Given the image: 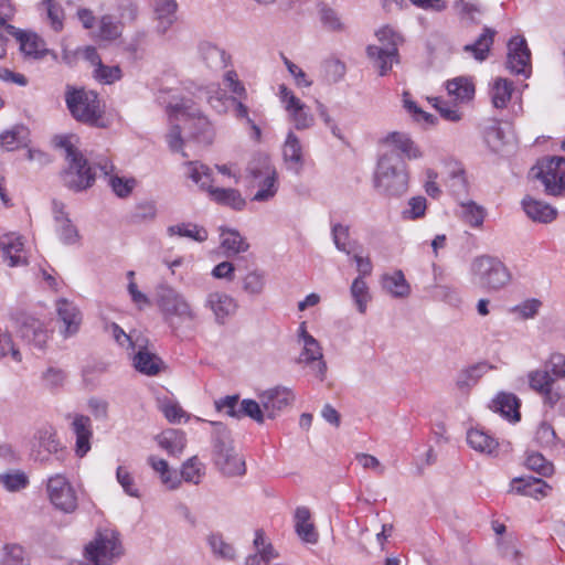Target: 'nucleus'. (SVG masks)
Instances as JSON below:
<instances>
[{
    "label": "nucleus",
    "instance_id": "nucleus-13",
    "mask_svg": "<svg viewBox=\"0 0 565 565\" xmlns=\"http://www.w3.org/2000/svg\"><path fill=\"white\" fill-rule=\"evenodd\" d=\"M299 338L303 342V349L298 358V363L312 365L313 372L322 381L327 372L322 349L318 340L307 332L305 322L299 328Z\"/></svg>",
    "mask_w": 565,
    "mask_h": 565
},
{
    "label": "nucleus",
    "instance_id": "nucleus-47",
    "mask_svg": "<svg viewBox=\"0 0 565 565\" xmlns=\"http://www.w3.org/2000/svg\"><path fill=\"white\" fill-rule=\"evenodd\" d=\"M351 295L355 301L358 310L360 313H364L366 311V306L369 300L371 299L369 287L362 277H356L351 285Z\"/></svg>",
    "mask_w": 565,
    "mask_h": 565
},
{
    "label": "nucleus",
    "instance_id": "nucleus-5",
    "mask_svg": "<svg viewBox=\"0 0 565 565\" xmlns=\"http://www.w3.org/2000/svg\"><path fill=\"white\" fill-rule=\"evenodd\" d=\"M156 301L164 322L172 329L196 319V313L184 295L171 286H159L156 291Z\"/></svg>",
    "mask_w": 565,
    "mask_h": 565
},
{
    "label": "nucleus",
    "instance_id": "nucleus-8",
    "mask_svg": "<svg viewBox=\"0 0 565 565\" xmlns=\"http://www.w3.org/2000/svg\"><path fill=\"white\" fill-rule=\"evenodd\" d=\"M376 36L380 45H369L366 49L367 56L379 68L381 76L386 75L398 62L397 42L399 36L393 29L385 26L377 31Z\"/></svg>",
    "mask_w": 565,
    "mask_h": 565
},
{
    "label": "nucleus",
    "instance_id": "nucleus-37",
    "mask_svg": "<svg viewBox=\"0 0 565 565\" xmlns=\"http://www.w3.org/2000/svg\"><path fill=\"white\" fill-rule=\"evenodd\" d=\"M495 31L491 28H484L480 36L471 44L465 45V52L471 53L478 61H484L488 56Z\"/></svg>",
    "mask_w": 565,
    "mask_h": 565
},
{
    "label": "nucleus",
    "instance_id": "nucleus-1",
    "mask_svg": "<svg viewBox=\"0 0 565 565\" xmlns=\"http://www.w3.org/2000/svg\"><path fill=\"white\" fill-rule=\"evenodd\" d=\"M385 147L379 156L374 172V188L386 196L398 198L408 190L409 174L402 157L415 160L423 157L422 150L404 132L394 131L383 140Z\"/></svg>",
    "mask_w": 565,
    "mask_h": 565
},
{
    "label": "nucleus",
    "instance_id": "nucleus-31",
    "mask_svg": "<svg viewBox=\"0 0 565 565\" xmlns=\"http://www.w3.org/2000/svg\"><path fill=\"white\" fill-rule=\"evenodd\" d=\"M209 194L217 204L228 206L236 211H242L246 205L245 199L236 189L209 186Z\"/></svg>",
    "mask_w": 565,
    "mask_h": 565
},
{
    "label": "nucleus",
    "instance_id": "nucleus-40",
    "mask_svg": "<svg viewBox=\"0 0 565 565\" xmlns=\"http://www.w3.org/2000/svg\"><path fill=\"white\" fill-rule=\"evenodd\" d=\"M185 167L186 175L199 184L201 189L209 192V186H212L213 181L211 169L199 161H189L185 163Z\"/></svg>",
    "mask_w": 565,
    "mask_h": 565
},
{
    "label": "nucleus",
    "instance_id": "nucleus-34",
    "mask_svg": "<svg viewBox=\"0 0 565 565\" xmlns=\"http://www.w3.org/2000/svg\"><path fill=\"white\" fill-rule=\"evenodd\" d=\"M159 446L171 456H179L183 452L186 444L182 431L169 429L157 436Z\"/></svg>",
    "mask_w": 565,
    "mask_h": 565
},
{
    "label": "nucleus",
    "instance_id": "nucleus-60",
    "mask_svg": "<svg viewBox=\"0 0 565 565\" xmlns=\"http://www.w3.org/2000/svg\"><path fill=\"white\" fill-rule=\"evenodd\" d=\"M542 307V301L536 298L526 299L523 302L514 306L512 308V312L518 315L522 319H532L534 318L540 308Z\"/></svg>",
    "mask_w": 565,
    "mask_h": 565
},
{
    "label": "nucleus",
    "instance_id": "nucleus-2",
    "mask_svg": "<svg viewBox=\"0 0 565 565\" xmlns=\"http://www.w3.org/2000/svg\"><path fill=\"white\" fill-rule=\"evenodd\" d=\"M64 99L67 110L77 122L94 128L108 127L105 105L96 92L66 85Z\"/></svg>",
    "mask_w": 565,
    "mask_h": 565
},
{
    "label": "nucleus",
    "instance_id": "nucleus-42",
    "mask_svg": "<svg viewBox=\"0 0 565 565\" xmlns=\"http://www.w3.org/2000/svg\"><path fill=\"white\" fill-rule=\"evenodd\" d=\"M555 381V377L546 366H544V369L533 370L527 374L529 386L537 394L550 387H553Z\"/></svg>",
    "mask_w": 565,
    "mask_h": 565
},
{
    "label": "nucleus",
    "instance_id": "nucleus-41",
    "mask_svg": "<svg viewBox=\"0 0 565 565\" xmlns=\"http://www.w3.org/2000/svg\"><path fill=\"white\" fill-rule=\"evenodd\" d=\"M168 234L170 236L179 235L200 243L207 239V231L204 227L192 223H181L169 226Z\"/></svg>",
    "mask_w": 565,
    "mask_h": 565
},
{
    "label": "nucleus",
    "instance_id": "nucleus-64",
    "mask_svg": "<svg viewBox=\"0 0 565 565\" xmlns=\"http://www.w3.org/2000/svg\"><path fill=\"white\" fill-rule=\"evenodd\" d=\"M544 366L548 369L552 375L557 379H565V355L562 353H552Z\"/></svg>",
    "mask_w": 565,
    "mask_h": 565
},
{
    "label": "nucleus",
    "instance_id": "nucleus-59",
    "mask_svg": "<svg viewBox=\"0 0 565 565\" xmlns=\"http://www.w3.org/2000/svg\"><path fill=\"white\" fill-rule=\"evenodd\" d=\"M121 34V26L111 15H104L99 21V35L104 40H115Z\"/></svg>",
    "mask_w": 565,
    "mask_h": 565
},
{
    "label": "nucleus",
    "instance_id": "nucleus-44",
    "mask_svg": "<svg viewBox=\"0 0 565 565\" xmlns=\"http://www.w3.org/2000/svg\"><path fill=\"white\" fill-rule=\"evenodd\" d=\"M29 483L28 476L20 470H10L0 473V484L9 492L24 489Z\"/></svg>",
    "mask_w": 565,
    "mask_h": 565
},
{
    "label": "nucleus",
    "instance_id": "nucleus-3",
    "mask_svg": "<svg viewBox=\"0 0 565 565\" xmlns=\"http://www.w3.org/2000/svg\"><path fill=\"white\" fill-rule=\"evenodd\" d=\"M73 136H58L54 139L55 146L65 151V160L67 168L63 173V182L66 188L72 191L79 192L90 188L96 178L95 164L99 158L88 162L83 153L73 142Z\"/></svg>",
    "mask_w": 565,
    "mask_h": 565
},
{
    "label": "nucleus",
    "instance_id": "nucleus-20",
    "mask_svg": "<svg viewBox=\"0 0 565 565\" xmlns=\"http://www.w3.org/2000/svg\"><path fill=\"white\" fill-rule=\"evenodd\" d=\"M204 307L212 311L218 324H223L225 320L235 312L236 301L225 292L212 291L206 295Z\"/></svg>",
    "mask_w": 565,
    "mask_h": 565
},
{
    "label": "nucleus",
    "instance_id": "nucleus-43",
    "mask_svg": "<svg viewBox=\"0 0 565 565\" xmlns=\"http://www.w3.org/2000/svg\"><path fill=\"white\" fill-rule=\"evenodd\" d=\"M222 247L230 254L244 253L248 249L249 244L241 234L235 230H224L221 234Z\"/></svg>",
    "mask_w": 565,
    "mask_h": 565
},
{
    "label": "nucleus",
    "instance_id": "nucleus-38",
    "mask_svg": "<svg viewBox=\"0 0 565 565\" xmlns=\"http://www.w3.org/2000/svg\"><path fill=\"white\" fill-rule=\"evenodd\" d=\"M1 257L8 263L9 266H19L26 263L25 253L23 250V243L20 237L10 238L8 242L2 243Z\"/></svg>",
    "mask_w": 565,
    "mask_h": 565
},
{
    "label": "nucleus",
    "instance_id": "nucleus-50",
    "mask_svg": "<svg viewBox=\"0 0 565 565\" xmlns=\"http://www.w3.org/2000/svg\"><path fill=\"white\" fill-rule=\"evenodd\" d=\"M265 288V275L259 270H253L243 278V290L252 296H257Z\"/></svg>",
    "mask_w": 565,
    "mask_h": 565
},
{
    "label": "nucleus",
    "instance_id": "nucleus-16",
    "mask_svg": "<svg viewBox=\"0 0 565 565\" xmlns=\"http://www.w3.org/2000/svg\"><path fill=\"white\" fill-rule=\"evenodd\" d=\"M260 404L269 418H275L295 402L294 392L285 386H276L258 395Z\"/></svg>",
    "mask_w": 565,
    "mask_h": 565
},
{
    "label": "nucleus",
    "instance_id": "nucleus-32",
    "mask_svg": "<svg viewBox=\"0 0 565 565\" xmlns=\"http://www.w3.org/2000/svg\"><path fill=\"white\" fill-rule=\"evenodd\" d=\"M382 287L395 298H406L411 294V286L406 281L402 270L382 276Z\"/></svg>",
    "mask_w": 565,
    "mask_h": 565
},
{
    "label": "nucleus",
    "instance_id": "nucleus-23",
    "mask_svg": "<svg viewBox=\"0 0 565 565\" xmlns=\"http://www.w3.org/2000/svg\"><path fill=\"white\" fill-rule=\"evenodd\" d=\"M522 207L529 218L539 223H551L557 216V210L548 203L526 195L522 200Z\"/></svg>",
    "mask_w": 565,
    "mask_h": 565
},
{
    "label": "nucleus",
    "instance_id": "nucleus-54",
    "mask_svg": "<svg viewBox=\"0 0 565 565\" xmlns=\"http://www.w3.org/2000/svg\"><path fill=\"white\" fill-rule=\"evenodd\" d=\"M121 76L122 72L118 65L108 66L102 63L94 70V77L103 84H113L119 81Z\"/></svg>",
    "mask_w": 565,
    "mask_h": 565
},
{
    "label": "nucleus",
    "instance_id": "nucleus-57",
    "mask_svg": "<svg viewBox=\"0 0 565 565\" xmlns=\"http://www.w3.org/2000/svg\"><path fill=\"white\" fill-rule=\"evenodd\" d=\"M207 103L217 113H223L227 107V103H236V98L226 96L218 87H212L207 90Z\"/></svg>",
    "mask_w": 565,
    "mask_h": 565
},
{
    "label": "nucleus",
    "instance_id": "nucleus-18",
    "mask_svg": "<svg viewBox=\"0 0 565 565\" xmlns=\"http://www.w3.org/2000/svg\"><path fill=\"white\" fill-rule=\"evenodd\" d=\"M34 438L38 446L32 448V456L36 461L45 462L50 455H56L61 449V443L56 437V431L52 427H41L36 430Z\"/></svg>",
    "mask_w": 565,
    "mask_h": 565
},
{
    "label": "nucleus",
    "instance_id": "nucleus-63",
    "mask_svg": "<svg viewBox=\"0 0 565 565\" xmlns=\"http://www.w3.org/2000/svg\"><path fill=\"white\" fill-rule=\"evenodd\" d=\"M106 330L111 334L114 340L121 347L136 348L135 342L137 335L132 333L127 334L117 323L113 322L106 326Z\"/></svg>",
    "mask_w": 565,
    "mask_h": 565
},
{
    "label": "nucleus",
    "instance_id": "nucleus-53",
    "mask_svg": "<svg viewBox=\"0 0 565 565\" xmlns=\"http://www.w3.org/2000/svg\"><path fill=\"white\" fill-rule=\"evenodd\" d=\"M43 7L46 11L47 19L54 31L58 32L63 29L64 11L58 2L55 0H45Z\"/></svg>",
    "mask_w": 565,
    "mask_h": 565
},
{
    "label": "nucleus",
    "instance_id": "nucleus-46",
    "mask_svg": "<svg viewBox=\"0 0 565 565\" xmlns=\"http://www.w3.org/2000/svg\"><path fill=\"white\" fill-rule=\"evenodd\" d=\"M181 479L185 482L199 484L204 475V466L199 461L198 457L188 459L181 468Z\"/></svg>",
    "mask_w": 565,
    "mask_h": 565
},
{
    "label": "nucleus",
    "instance_id": "nucleus-14",
    "mask_svg": "<svg viewBox=\"0 0 565 565\" xmlns=\"http://www.w3.org/2000/svg\"><path fill=\"white\" fill-rule=\"evenodd\" d=\"M507 67L513 74L530 76L531 52L524 38L514 36L509 41Z\"/></svg>",
    "mask_w": 565,
    "mask_h": 565
},
{
    "label": "nucleus",
    "instance_id": "nucleus-12",
    "mask_svg": "<svg viewBox=\"0 0 565 565\" xmlns=\"http://www.w3.org/2000/svg\"><path fill=\"white\" fill-rule=\"evenodd\" d=\"M20 337L35 349L43 350L49 340V332L44 323L24 311L11 315Z\"/></svg>",
    "mask_w": 565,
    "mask_h": 565
},
{
    "label": "nucleus",
    "instance_id": "nucleus-52",
    "mask_svg": "<svg viewBox=\"0 0 565 565\" xmlns=\"http://www.w3.org/2000/svg\"><path fill=\"white\" fill-rule=\"evenodd\" d=\"M461 216L467 224L477 227L483 223L484 211L475 202H468L461 204Z\"/></svg>",
    "mask_w": 565,
    "mask_h": 565
},
{
    "label": "nucleus",
    "instance_id": "nucleus-58",
    "mask_svg": "<svg viewBox=\"0 0 565 565\" xmlns=\"http://www.w3.org/2000/svg\"><path fill=\"white\" fill-rule=\"evenodd\" d=\"M429 103L439 111L440 116L448 121H459L461 114L455 105H449L447 102L438 97L428 98Z\"/></svg>",
    "mask_w": 565,
    "mask_h": 565
},
{
    "label": "nucleus",
    "instance_id": "nucleus-62",
    "mask_svg": "<svg viewBox=\"0 0 565 565\" xmlns=\"http://www.w3.org/2000/svg\"><path fill=\"white\" fill-rule=\"evenodd\" d=\"M239 397L238 395H227L215 401V408L218 412H225L226 415L239 419Z\"/></svg>",
    "mask_w": 565,
    "mask_h": 565
},
{
    "label": "nucleus",
    "instance_id": "nucleus-29",
    "mask_svg": "<svg viewBox=\"0 0 565 565\" xmlns=\"http://www.w3.org/2000/svg\"><path fill=\"white\" fill-rule=\"evenodd\" d=\"M290 107L286 108L288 119L297 130H306L315 125V116L309 106L300 99H291Z\"/></svg>",
    "mask_w": 565,
    "mask_h": 565
},
{
    "label": "nucleus",
    "instance_id": "nucleus-35",
    "mask_svg": "<svg viewBox=\"0 0 565 565\" xmlns=\"http://www.w3.org/2000/svg\"><path fill=\"white\" fill-rule=\"evenodd\" d=\"M513 90L514 86L511 81L502 77L495 78L490 89L492 105L499 109L505 108L511 100Z\"/></svg>",
    "mask_w": 565,
    "mask_h": 565
},
{
    "label": "nucleus",
    "instance_id": "nucleus-22",
    "mask_svg": "<svg viewBox=\"0 0 565 565\" xmlns=\"http://www.w3.org/2000/svg\"><path fill=\"white\" fill-rule=\"evenodd\" d=\"M65 206L62 202L53 200L52 210L56 224V232L62 243L66 245L75 244L79 239L77 228L72 224L64 211Z\"/></svg>",
    "mask_w": 565,
    "mask_h": 565
},
{
    "label": "nucleus",
    "instance_id": "nucleus-39",
    "mask_svg": "<svg viewBox=\"0 0 565 565\" xmlns=\"http://www.w3.org/2000/svg\"><path fill=\"white\" fill-rule=\"evenodd\" d=\"M175 10H177L175 1H170V0H157L156 1L154 12H156V18L158 20L157 29L160 33L167 32V30L174 22Z\"/></svg>",
    "mask_w": 565,
    "mask_h": 565
},
{
    "label": "nucleus",
    "instance_id": "nucleus-36",
    "mask_svg": "<svg viewBox=\"0 0 565 565\" xmlns=\"http://www.w3.org/2000/svg\"><path fill=\"white\" fill-rule=\"evenodd\" d=\"M448 94L457 102H469L475 95L473 83L465 76L450 79L446 84Z\"/></svg>",
    "mask_w": 565,
    "mask_h": 565
},
{
    "label": "nucleus",
    "instance_id": "nucleus-17",
    "mask_svg": "<svg viewBox=\"0 0 565 565\" xmlns=\"http://www.w3.org/2000/svg\"><path fill=\"white\" fill-rule=\"evenodd\" d=\"M55 307L58 322L62 323L58 329L60 334L65 339L76 335L83 320L77 306L62 298L56 301Z\"/></svg>",
    "mask_w": 565,
    "mask_h": 565
},
{
    "label": "nucleus",
    "instance_id": "nucleus-55",
    "mask_svg": "<svg viewBox=\"0 0 565 565\" xmlns=\"http://www.w3.org/2000/svg\"><path fill=\"white\" fill-rule=\"evenodd\" d=\"M41 380L45 387L56 390L63 386L66 373L62 369L50 366L42 373Z\"/></svg>",
    "mask_w": 565,
    "mask_h": 565
},
{
    "label": "nucleus",
    "instance_id": "nucleus-28",
    "mask_svg": "<svg viewBox=\"0 0 565 565\" xmlns=\"http://www.w3.org/2000/svg\"><path fill=\"white\" fill-rule=\"evenodd\" d=\"M295 530L298 536L306 543L318 542L319 534L311 522V513L307 507H298L295 511Z\"/></svg>",
    "mask_w": 565,
    "mask_h": 565
},
{
    "label": "nucleus",
    "instance_id": "nucleus-6",
    "mask_svg": "<svg viewBox=\"0 0 565 565\" xmlns=\"http://www.w3.org/2000/svg\"><path fill=\"white\" fill-rule=\"evenodd\" d=\"M212 424L215 427L213 457L216 467L227 477L245 475V460L232 446L227 428L222 423L214 422Z\"/></svg>",
    "mask_w": 565,
    "mask_h": 565
},
{
    "label": "nucleus",
    "instance_id": "nucleus-30",
    "mask_svg": "<svg viewBox=\"0 0 565 565\" xmlns=\"http://www.w3.org/2000/svg\"><path fill=\"white\" fill-rule=\"evenodd\" d=\"M490 407L509 420L518 422L520 419V402L512 393H499Z\"/></svg>",
    "mask_w": 565,
    "mask_h": 565
},
{
    "label": "nucleus",
    "instance_id": "nucleus-56",
    "mask_svg": "<svg viewBox=\"0 0 565 565\" xmlns=\"http://www.w3.org/2000/svg\"><path fill=\"white\" fill-rule=\"evenodd\" d=\"M403 104L405 109L413 115L416 121H424L429 125L435 122V117L418 107L417 104L411 98V94L408 92H404L403 94Z\"/></svg>",
    "mask_w": 565,
    "mask_h": 565
},
{
    "label": "nucleus",
    "instance_id": "nucleus-9",
    "mask_svg": "<svg viewBox=\"0 0 565 565\" xmlns=\"http://www.w3.org/2000/svg\"><path fill=\"white\" fill-rule=\"evenodd\" d=\"M533 179L540 180L547 195L565 196V158L552 157L531 169Z\"/></svg>",
    "mask_w": 565,
    "mask_h": 565
},
{
    "label": "nucleus",
    "instance_id": "nucleus-51",
    "mask_svg": "<svg viewBox=\"0 0 565 565\" xmlns=\"http://www.w3.org/2000/svg\"><path fill=\"white\" fill-rule=\"evenodd\" d=\"M525 465L529 469L537 472L543 477H548L554 472V466L547 461L541 454L532 452L527 455Z\"/></svg>",
    "mask_w": 565,
    "mask_h": 565
},
{
    "label": "nucleus",
    "instance_id": "nucleus-21",
    "mask_svg": "<svg viewBox=\"0 0 565 565\" xmlns=\"http://www.w3.org/2000/svg\"><path fill=\"white\" fill-rule=\"evenodd\" d=\"M6 33L19 41L21 51L28 56L41 58L47 52L44 41L34 33L20 31L13 25H7Z\"/></svg>",
    "mask_w": 565,
    "mask_h": 565
},
{
    "label": "nucleus",
    "instance_id": "nucleus-25",
    "mask_svg": "<svg viewBox=\"0 0 565 565\" xmlns=\"http://www.w3.org/2000/svg\"><path fill=\"white\" fill-rule=\"evenodd\" d=\"M282 157L288 169L299 175L303 169L305 160L300 139L292 131L287 134L282 146Z\"/></svg>",
    "mask_w": 565,
    "mask_h": 565
},
{
    "label": "nucleus",
    "instance_id": "nucleus-19",
    "mask_svg": "<svg viewBox=\"0 0 565 565\" xmlns=\"http://www.w3.org/2000/svg\"><path fill=\"white\" fill-rule=\"evenodd\" d=\"M95 164L98 167L100 173L107 178L108 185L118 198L124 199L130 195L136 185L135 179H125L113 174L115 167L107 157H99V160L96 161Z\"/></svg>",
    "mask_w": 565,
    "mask_h": 565
},
{
    "label": "nucleus",
    "instance_id": "nucleus-45",
    "mask_svg": "<svg viewBox=\"0 0 565 565\" xmlns=\"http://www.w3.org/2000/svg\"><path fill=\"white\" fill-rule=\"evenodd\" d=\"M488 366L484 363H479L460 372L457 377V386L460 390H468L473 386L478 380L487 372Z\"/></svg>",
    "mask_w": 565,
    "mask_h": 565
},
{
    "label": "nucleus",
    "instance_id": "nucleus-15",
    "mask_svg": "<svg viewBox=\"0 0 565 565\" xmlns=\"http://www.w3.org/2000/svg\"><path fill=\"white\" fill-rule=\"evenodd\" d=\"M149 340L141 334H137L132 358L134 367L148 376H154L160 373L163 362L152 351L149 350Z\"/></svg>",
    "mask_w": 565,
    "mask_h": 565
},
{
    "label": "nucleus",
    "instance_id": "nucleus-33",
    "mask_svg": "<svg viewBox=\"0 0 565 565\" xmlns=\"http://www.w3.org/2000/svg\"><path fill=\"white\" fill-rule=\"evenodd\" d=\"M467 443L475 450L490 456L495 455L498 441L481 429L473 428L467 433Z\"/></svg>",
    "mask_w": 565,
    "mask_h": 565
},
{
    "label": "nucleus",
    "instance_id": "nucleus-7",
    "mask_svg": "<svg viewBox=\"0 0 565 565\" xmlns=\"http://www.w3.org/2000/svg\"><path fill=\"white\" fill-rule=\"evenodd\" d=\"M171 122L192 121L193 137L203 143H211L213 129L209 119L203 116L192 99L178 98L169 103L167 107Z\"/></svg>",
    "mask_w": 565,
    "mask_h": 565
},
{
    "label": "nucleus",
    "instance_id": "nucleus-10",
    "mask_svg": "<svg viewBox=\"0 0 565 565\" xmlns=\"http://www.w3.org/2000/svg\"><path fill=\"white\" fill-rule=\"evenodd\" d=\"M249 177L257 181L265 178L266 189H259L253 196V201L266 202L277 193V171L266 156H259L249 162L247 167Z\"/></svg>",
    "mask_w": 565,
    "mask_h": 565
},
{
    "label": "nucleus",
    "instance_id": "nucleus-61",
    "mask_svg": "<svg viewBox=\"0 0 565 565\" xmlns=\"http://www.w3.org/2000/svg\"><path fill=\"white\" fill-rule=\"evenodd\" d=\"M157 215V207L153 202H142L136 205L132 214L131 222L143 223L154 220Z\"/></svg>",
    "mask_w": 565,
    "mask_h": 565
},
{
    "label": "nucleus",
    "instance_id": "nucleus-4",
    "mask_svg": "<svg viewBox=\"0 0 565 565\" xmlns=\"http://www.w3.org/2000/svg\"><path fill=\"white\" fill-rule=\"evenodd\" d=\"M471 281L488 292H499L512 281V273L498 257L480 255L470 264Z\"/></svg>",
    "mask_w": 565,
    "mask_h": 565
},
{
    "label": "nucleus",
    "instance_id": "nucleus-24",
    "mask_svg": "<svg viewBox=\"0 0 565 565\" xmlns=\"http://www.w3.org/2000/svg\"><path fill=\"white\" fill-rule=\"evenodd\" d=\"M198 51L200 60L213 72L224 70L230 62V55L225 50L211 42L200 43Z\"/></svg>",
    "mask_w": 565,
    "mask_h": 565
},
{
    "label": "nucleus",
    "instance_id": "nucleus-26",
    "mask_svg": "<svg viewBox=\"0 0 565 565\" xmlns=\"http://www.w3.org/2000/svg\"><path fill=\"white\" fill-rule=\"evenodd\" d=\"M551 487L542 479L534 477L514 478L511 482V492L531 497L536 500L547 495Z\"/></svg>",
    "mask_w": 565,
    "mask_h": 565
},
{
    "label": "nucleus",
    "instance_id": "nucleus-49",
    "mask_svg": "<svg viewBox=\"0 0 565 565\" xmlns=\"http://www.w3.org/2000/svg\"><path fill=\"white\" fill-rule=\"evenodd\" d=\"M249 417L254 419L256 423L262 424L265 419V411L259 402L254 399H243L239 403V418Z\"/></svg>",
    "mask_w": 565,
    "mask_h": 565
},
{
    "label": "nucleus",
    "instance_id": "nucleus-11",
    "mask_svg": "<svg viewBox=\"0 0 565 565\" xmlns=\"http://www.w3.org/2000/svg\"><path fill=\"white\" fill-rule=\"evenodd\" d=\"M46 491L51 503L64 513H73L77 509V495L71 482L63 475L49 478Z\"/></svg>",
    "mask_w": 565,
    "mask_h": 565
},
{
    "label": "nucleus",
    "instance_id": "nucleus-27",
    "mask_svg": "<svg viewBox=\"0 0 565 565\" xmlns=\"http://www.w3.org/2000/svg\"><path fill=\"white\" fill-rule=\"evenodd\" d=\"M72 430L76 436L75 452L78 457H84L90 450V438L93 437L89 417L76 415L72 422Z\"/></svg>",
    "mask_w": 565,
    "mask_h": 565
},
{
    "label": "nucleus",
    "instance_id": "nucleus-48",
    "mask_svg": "<svg viewBox=\"0 0 565 565\" xmlns=\"http://www.w3.org/2000/svg\"><path fill=\"white\" fill-rule=\"evenodd\" d=\"M332 241L338 250L350 254V228L341 223L331 226Z\"/></svg>",
    "mask_w": 565,
    "mask_h": 565
}]
</instances>
